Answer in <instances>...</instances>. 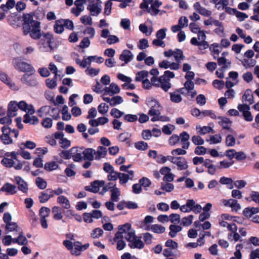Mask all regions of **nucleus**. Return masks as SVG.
Instances as JSON below:
<instances>
[{
	"label": "nucleus",
	"instance_id": "6",
	"mask_svg": "<svg viewBox=\"0 0 259 259\" xmlns=\"http://www.w3.org/2000/svg\"><path fill=\"white\" fill-rule=\"evenodd\" d=\"M161 5L162 3L158 0H143L140 8L150 15L156 16L160 12L158 8Z\"/></svg>",
	"mask_w": 259,
	"mask_h": 259
},
{
	"label": "nucleus",
	"instance_id": "25",
	"mask_svg": "<svg viewBox=\"0 0 259 259\" xmlns=\"http://www.w3.org/2000/svg\"><path fill=\"white\" fill-rule=\"evenodd\" d=\"M96 56H91L88 57H84L82 60L77 59L75 60L76 63L82 68L88 67V66L90 65L92 61V59L95 58Z\"/></svg>",
	"mask_w": 259,
	"mask_h": 259
},
{
	"label": "nucleus",
	"instance_id": "62",
	"mask_svg": "<svg viewBox=\"0 0 259 259\" xmlns=\"http://www.w3.org/2000/svg\"><path fill=\"white\" fill-rule=\"evenodd\" d=\"M48 68L49 71H50L54 74L55 78H57V76H59L58 68L54 63L50 62L49 64Z\"/></svg>",
	"mask_w": 259,
	"mask_h": 259
},
{
	"label": "nucleus",
	"instance_id": "56",
	"mask_svg": "<svg viewBox=\"0 0 259 259\" xmlns=\"http://www.w3.org/2000/svg\"><path fill=\"white\" fill-rule=\"evenodd\" d=\"M81 22L85 25H92L93 24V19L89 15H83L80 18Z\"/></svg>",
	"mask_w": 259,
	"mask_h": 259
},
{
	"label": "nucleus",
	"instance_id": "26",
	"mask_svg": "<svg viewBox=\"0 0 259 259\" xmlns=\"http://www.w3.org/2000/svg\"><path fill=\"white\" fill-rule=\"evenodd\" d=\"M18 108L17 102L15 101H11L8 105V115L12 117L15 116L17 115Z\"/></svg>",
	"mask_w": 259,
	"mask_h": 259
},
{
	"label": "nucleus",
	"instance_id": "17",
	"mask_svg": "<svg viewBox=\"0 0 259 259\" xmlns=\"http://www.w3.org/2000/svg\"><path fill=\"white\" fill-rule=\"evenodd\" d=\"M18 108L22 111H25L26 113H30L33 114L35 112V110L32 104H28L25 101H21L17 102Z\"/></svg>",
	"mask_w": 259,
	"mask_h": 259
},
{
	"label": "nucleus",
	"instance_id": "4",
	"mask_svg": "<svg viewBox=\"0 0 259 259\" xmlns=\"http://www.w3.org/2000/svg\"><path fill=\"white\" fill-rule=\"evenodd\" d=\"M42 37H40L37 43L38 47L40 51L42 52H51L56 47L54 44V39L52 34L47 33L44 34Z\"/></svg>",
	"mask_w": 259,
	"mask_h": 259
},
{
	"label": "nucleus",
	"instance_id": "45",
	"mask_svg": "<svg viewBox=\"0 0 259 259\" xmlns=\"http://www.w3.org/2000/svg\"><path fill=\"white\" fill-rule=\"evenodd\" d=\"M222 138L220 135L216 134L213 136H210L209 139H207L206 141L210 144H216L222 141Z\"/></svg>",
	"mask_w": 259,
	"mask_h": 259
},
{
	"label": "nucleus",
	"instance_id": "24",
	"mask_svg": "<svg viewBox=\"0 0 259 259\" xmlns=\"http://www.w3.org/2000/svg\"><path fill=\"white\" fill-rule=\"evenodd\" d=\"M180 141L183 143V149H188L190 146V142L188 141L190 136L186 132H183L180 134Z\"/></svg>",
	"mask_w": 259,
	"mask_h": 259
},
{
	"label": "nucleus",
	"instance_id": "38",
	"mask_svg": "<svg viewBox=\"0 0 259 259\" xmlns=\"http://www.w3.org/2000/svg\"><path fill=\"white\" fill-rule=\"evenodd\" d=\"M194 204V200L189 199L187 201L186 204L182 205L180 209L183 212H189L192 211V206Z\"/></svg>",
	"mask_w": 259,
	"mask_h": 259
},
{
	"label": "nucleus",
	"instance_id": "20",
	"mask_svg": "<svg viewBox=\"0 0 259 259\" xmlns=\"http://www.w3.org/2000/svg\"><path fill=\"white\" fill-rule=\"evenodd\" d=\"M119 59L127 64L134 58L133 54L128 50H124L119 56Z\"/></svg>",
	"mask_w": 259,
	"mask_h": 259
},
{
	"label": "nucleus",
	"instance_id": "47",
	"mask_svg": "<svg viewBox=\"0 0 259 259\" xmlns=\"http://www.w3.org/2000/svg\"><path fill=\"white\" fill-rule=\"evenodd\" d=\"M218 62L219 65L222 66V68L224 69L229 68L231 64V62L223 57L218 58Z\"/></svg>",
	"mask_w": 259,
	"mask_h": 259
},
{
	"label": "nucleus",
	"instance_id": "36",
	"mask_svg": "<svg viewBox=\"0 0 259 259\" xmlns=\"http://www.w3.org/2000/svg\"><path fill=\"white\" fill-rule=\"evenodd\" d=\"M209 50L212 53L214 59L217 58L221 52V47L217 43L211 44L209 47Z\"/></svg>",
	"mask_w": 259,
	"mask_h": 259
},
{
	"label": "nucleus",
	"instance_id": "9",
	"mask_svg": "<svg viewBox=\"0 0 259 259\" xmlns=\"http://www.w3.org/2000/svg\"><path fill=\"white\" fill-rule=\"evenodd\" d=\"M39 117H43L47 115L52 116L54 119H57L59 117V110L58 109L52 108L50 106H44L41 107L37 111Z\"/></svg>",
	"mask_w": 259,
	"mask_h": 259
},
{
	"label": "nucleus",
	"instance_id": "5",
	"mask_svg": "<svg viewBox=\"0 0 259 259\" xmlns=\"http://www.w3.org/2000/svg\"><path fill=\"white\" fill-rule=\"evenodd\" d=\"M13 66L19 72L34 74L35 69L30 64L20 57L14 58L12 62Z\"/></svg>",
	"mask_w": 259,
	"mask_h": 259
},
{
	"label": "nucleus",
	"instance_id": "7",
	"mask_svg": "<svg viewBox=\"0 0 259 259\" xmlns=\"http://www.w3.org/2000/svg\"><path fill=\"white\" fill-rule=\"evenodd\" d=\"M2 134L1 136V141L5 145H10L13 143L11 134H13L14 137L17 138L19 135V132L17 130H12L8 126L4 125L1 129Z\"/></svg>",
	"mask_w": 259,
	"mask_h": 259
},
{
	"label": "nucleus",
	"instance_id": "63",
	"mask_svg": "<svg viewBox=\"0 0 259 259\" xmlns=\"http://www.w3.org/2000/svg\"><path fill=\"white\" fill-rule=\"evenodd\" d=\"M167 31V29L166 28H163L158 30L156 33V37L163 40L166 37V33Z\"/></svg>",
	"mask_w": 259,
	"mask_h": 259
},
{
	"label": "nucleus",
	"instance_id": "43",
	"mask_svg": "<svg viewBox=\"0 0 259 259\" xmlns=\"http://www.w3.org/2000/svg\"><path fill=\"white\" fill-rule=\"evenodd\" d=\"M219 124L225 129L228 130L231 132L232 130L230 128L231 121L227 118H223L219 121Z\"/></svg>",
	"mask_w": 259,
	"mask_h": 259
},
{
	"label": "nucleus",
	"instance_id": "15",
	"mask_svg": "<svg viewBox=\"0 0 259 259\" xmlns=\"http://www.w3.org/2000/svg\"><path fill=\"white\" fill-rule=\"evenodd\" d=\"M129 242V246L131 248L142 249L144 246V244L141 239L137 237L135 235V232L134 234L133 237L131 239H128Z\"/></svg>",
	"mask_w": 259,
	"mask_h": 259
},
{
	"label": "nucleus",
	"instance_id": "11",
	"mask_svg": "<svg viewBox=\"0 0 259 259\" xmlns=\"http://www.w3.org/2000/svg\"><path fill=\"white\" fill-rule=\"evenodd\" d=\"M33 74L31 73L24 74L20 79L21 82L30 87H35L37 86L38 84V79L37 77L33 76Z\"/></svg>",
	"mask_w": 259,
	"mask_h": 259
},
{
	"label": "nucleus",
	"instance_id": "34",
	"mask_svg": "<svg viewBox=\"0 0 259 259\" xmlns=\"http://www.w3.org/2000/svg\"><path fill=\"white\" fill-rule=\"evenodd\" d=\"M110 191L111 193V200L114 202H118L121 194L120 189L116 186H113V188L110 190Z\"/></svg>",
	"mask_w": 259,
	"mask_h": 259
},
{
	"label": "nucleus",
	"instance_id": "52",
	"mask_svg": "<svg viewBox=\"0 0 259 259\" xmlns=\"http://www.w3.org/2000/svg\"><path fill=\"white\" fill-rule=\"evenodd\" d=\"M100 71L99 68H94L91 67H88L85 70V73L87 75L93 77L97 75Z\"/></svg>",
	"mask_w": 259,
	"mask_h": 259
},
{
	"label": "nucleus",
	"instance_id": "60",
	"mask_svg": "<svg viewBox=\"0 0 259 259\" xmlns=\"http://www.w3.org/2000/svg\"><path fill=\"white\" fill-rule=\"evenodd\" d=\"M109 107L105 103H102L98 106V112L102 114L105 115L109 110Z\"/></svg>",
	"mask_w": 259,
	"mask_h": 259
},
{
	"label": "nucleus",
	"instance_id": "41",
	"mask_svg": "<svg viewBox=\"0 0 259 259\" xmlns=\"http://www.w3.org/2000/svg\"><path fill=\"white\" fill-rule=\"evenodd\" d=\"M182 227L178 225H171L169 226V230L170 232L169 233V236L174 238L175 237L177 234L180 232L182 230Z\"/></svg>",
	"mask_w": 259,
	"mask_h": 259
},
{
	"label": "nucleus",
	"instance_id": "53",
	"mask_svg": "<svg viewBox=\"0 0 259 259\" xmlns=\"http://www.w3.org/2000/svg\"><path fill=\"white\" fill-rule=\"evenodd\" d=\"M149 47L148 39L146 38L140 39L137 44V47L140 50H144Z\"/></svg>",
	"mask_w": 259,
	"mask_h": 259
},
{
	"label": "nucleus",
	"instance_id": "42",
	"mask_svg": "<svg viewBox=\"0 0 259 259\" xmlns=\"http://www.w3.org/2000/svg\"><path fill=\"white\" fill-rule=\"evenodd\" d=\"M52 212L54 214L53 218L56 220H60L63 218V215L61 212V208L59 206H55L52 208Z\"/></svg>",
	"mask_w": 259,
	"mask_h": 259
},
{
	"label": "nucleus",
	"instance_id": "40",
	"mask_svg": "<svg viewBox=\"0 0 259 259\" xmlns=\"http://www.w3.org/2000/svg\"><path fill=\"white\" fill-rule=\"evenodd\" d=\"M196 129L197 131V133L200 135H205L213 131L212 128L208 126H204L201 127L200 125H197Z\"/></svg>",
	"mask_w": 259,
	"mask_h": 259
},
{
	"label": "nucleus",
	"instance_id": "55",
	"mask_svg": "<svg viewBox=\"0 0 259 259\" xmlns=\"http://www.w3.org/2000/svg\"><path fill=\"white\" fill-rule=\"evenodd\" d=\"M54 30L57 33H61L63 32L64 30V26L61 20L56 21V23L54 26Z\"/></svg>",
	"mask_w": 259,
	"mask_h": 259
},
{
	"label": "nucleus",
	"instance_id": "19",
	"mask_svg": "<svg viewBox=\"0 0 259 259\" xmlns=\"http://www.w3.org/2000/svg\"><path fill=\"white\" fill-rule=\"evenodd\" d=\"M104 90L105 94L109 95L110 96L118 94L120 91L119 86L113 82L111 83L109 87H106Z\"/></svg>",
	"mask_w": 259,
	"mask_h": 259
},
{
	"label": "nucleus",
	"instance_id": "32",
	"mask_svg": "<svg viewBox=\"0 0 259 259\" xmlns=\"http://www.w3.org/2000/svg\"><path fill=\"white\" fill-rule=\"evenodd\" d=\"M52 197H53V195L51 193V189H48L40 193L38 199L40 203H45Z\"/></svg>",
	"mask_w": 259,
	"mask_h": 259
},
{
	"label": "nucleus",
	"instance_id": "22",
	"mask_svg": "<svg viewBox=\"0 0 259 259\" xmlns=\"http://www.w3.org/2000/svg\"><path fill=\"white\" fill-rule=\"evenodd\" d=\"M107 153V149L103 146H99L97 150H95L94 155L96 160H100L105 157Z\"/></svg>",
	"mask_w": 259,
	"mask_h": 259
},
{
	"label": "nucleus",
	"instance_id": "16",
	"mask_svg": "<svg viewBox=\"0 0 259 259\" xmlns=\"http://www.w3.org/2000/svg\"><path fill=\"white\" fill-rule=\"evenodd\" d=\"M89 247V243L82 245L81 243L78 241L75 242L73 243V247L72 249L71 253L73 255H78L80 254L81 251L86 250Z\"/></svg>",
	"mask_w": 259,
	"mask_h": 259
},
{
	"label": "nucleus",
	"instance_id": "61",
	"mask_svg": "<svg viewBox=\"0 0 259 259\" xmlns=\"http://www.w3.org/2000/svg\"><path fill=\"white\" fill-rule=\"evenodd\" d=\"M35 183L37 186L40 189H44L47 187V182L40 177L36 179Z\"/></svg>",
	"mask_w": 259,
	"mask_h": 259
},
{
	"label": "nucleus",
	"instance_id": "1",
	"mask_svg": "<svg viewBox=\"0 0 259 259\" xmlns=\"http://www.w3.org/2000/svg\"><path fill=\"white\" fill-rule=\"evenodd\" d=\"M22 24L23 33L24 35H29L33 39H38L41 36L40 23L33 19V16L26 14L23 16Z\"/></svg>",
	"mask_w": 259,
	"mask_h": 259
},
{
	"label": "nucleus",
	"instance_id": "49",
	"mask_svg": "<svg viewBox=\"0 0 259 259\" xmlns=\"http://www.w3.org/2000/svg\"><path fill=\"white\" fill-rule=\"evenodd\" d=\"M245 215L248 217L259 212V207L246 208L243 211Z\"/></svg>",
	"mask_w": 259,
	"mask_h": 259
},
{
	"label": "nucleus",
	"instance_id": "48",
	"mask_svg": "<svg viewBox=\"0 0 259 259\" xmlns=\"http://www.w3.org/2000/svg\"><path fill=\"white\" fill-rule=\"evenodd\" d=\"M170 100L172 102L179 103L182 100L181 95L179 94V91H175L170 94Z\"/></svg>",
	"mask_w": 259,
	"mask_h": 259
},
{
	"label": "nucleus",
	"instance_id": "59",
	"mask_svg": "<svg viewBox=\"0 0 259 259\" xmlns=\"http://www.w3.org/2000/svg\"><path fill=\"white\" fill-rule=\"evenodd\" d=\"M62 114V119L64 120H69L71 119V115L68 112V108L66 105H64L61 110Z\"/></svg>",
	"mask_w": 259,
	"mask_h": 259
},
{
	"label": "nucleus",
	"instance_id": "37",
	"mask_svg": "<svg viewBox=\"0 0 259 259\" xmlns=\"http://www.w3.org/2000/svg\"><path fill=\"white\" fill-rule=\"evenodd\" d=\"M160 87L164 91L167 92L171 88V83L170 79L165 78L164 76H160Z\"/></svg>",
	"mask_w": 259,
	"mask_h": 259
},
{
	"label": "nucleus",
	"instance_id": "29",
	"mask_svg": "<svg viewBox=\"0 0 259 259\" xmlns=\"http://www.w3.org/2000/svg\"><path fill=\"white\" fill-rule=\"evenodd\" d=\"M57 202L64 209H68L71 207V204L69 200L67 197L63 195L59 196L57 198Z\"/></svg>",
	"mask_w": 259,
	"mask_h": 259
},
{
	"label": "nucleus",
	"instance_id": "10",
	"mask_svg": "<svg viewBox=\"0 0 259 259\" xmlns=\"http://www.w3.org/2000/svg\"><path fill=\"white\" fill-rule=\"evenodd\" d=\"M87 10L90 11L91 15L98 16L102 11V2L100 0L91 1L87 7Z\"/></svg>",
	"mask_w": 259,
	"mask_h": 259
},
{
	"label": "nucleus",
	"instance_id": "46",
	"mask_svg": "<svg viewBox=\"0 0 259 259\" xmlns=\"http://www.w3.org/2000/svg\"><path fill=\"white\" fill-rule=\"evenodd\" d=\"M174 57L176 61L179 63H181L182 61H183L185 58L182 51L179 49L175 50Z\"/></svg>",
	"mask_w": 259,
	"mask_h": 259
},
{
	"label": "nucleus",
	"instance_id": "30",
	"mask_svg": "<svg viewBox=\"0 0 259 259\" xmlns=\"http://www.w3.org/2000/svg\"><path fill=\"white\" fill-rule=\"evenodd\" d=\"M30 114V113H26L24 116L23 122L26 123H30L31 124H37L39 122L38 118Z\"/></svg>",
	"mask_w": 259,
	"mask_h": 259
},
{
	"label": "nucleus",
	"instance_id": "31",
	"mask_svg": "<svg viewBox=\"0 0 259 259\" xmlns=\"http://www.w3.org/2000/svg\"><path fill=\"white\" fill-rule=\"evenodd\" d=\"M6 229L8 232H14V235H16L18 232H21L22 229L16 223L12 222L6 225Z\"/></svg>",
	"mask_w": 259,
	"mask_h": 259
},
{
	"label": "nucleus",
	"instance_id": "13",
	"mask_svg": "<svg viewBox=\"0 0 259 259\" xmlns=\"http://www.w3.org/2000/svg\"><path fill=\"white\" fill-rule=\"evenodd\" d=\"M0 80L6 84L13 91H18L19 87L17 86L10 78V77L5 72H0Z\"/></svg>",
	"mask_w": 259,
	"mask_h": 259
},
{
	"label": "nucleus",
	"instance_id": "27",
	"mask_svg": "<svg viewBox=\"0 0 259 259\" xmlns=\"http://www.w3.org/2000/svg\"><path fill=\"white\" fill-rule=\"evenodd\" d=\"M18 236L17 238H14L13 243H18L20 245H26L28 243V240L25 236L22 230H21V232H18L16 234Z\"/></svg>",
	"mask_w": 259,
	"mask_h": 259
},
{
	"label": "nucleus",
	"instance_id": "57",
	"mask_svg": "<svg viewBox=\"0 0 259 259\" xmlns=\"http://www.w3.org/2000/svg\"><path fill=\"white\" fill-rule=\"evenodd\" d=\"M50 209L46 207H42L39 212L40 219H46L49 216Z\"/></svg>",
	"mask_w": 259,
	"mask_h": 259
},
{
	"label": "nucleus",
	"instance_id": "54",
	"mask_svg": "<svg viewBox=\"0 0 259 259\" xmlns=\"http://www.w3.org/2000/svg\"><path fill=\"white\" fill-rule=\"evenodd\" d=\"M228 5V0H220L215 4V7L218 10H223Z\"/></svg>",
	"mask_w": 259,
	"mask_h": 259
},
{
	"label": "nucleus",
	"instance_id": "44",
	"mask_svg": "<svg viewBox=\"0 0 259 259\" xmlns=\"http://www.w3.org/2000/svg\"><path fill=\"white\" fill-rule=\"evenodd\" d=\"M59 167V165L55 161H49L45 163L44 168L47 171L56 170Z\"/></svg>",
	"mask_w": 259,
	"mask_h": 259
},
{
	"label": "nucleus",
	"instance_id": "21",
	"mask_svg": "<svg viewBox=\"0 0 259 259\" xmlns=\"http://www.w3.org/2000/svg\"><path fill=\"white\" fill-rule=\"evenodd\" d=\"M109 122V119L106 117H100L97 119H90L89 123L90 125L94 127L98 126L100 125H104Z\"/></svg>",
	"mask_w": 259,
	"mask_h": 259
},
{
	"label": "nucleus",
	"instance_id": "33",
	"mask_svg": "<svg viewBox=\"0 0 259 259\" xmlns=\"http://www.w3.org/2000/svg\"><path fill=\"white\" fill-rule=\"evenodd\" d=\"M95 150L92 148L83 149V159L90 161L93 160L95 158Z\"/></svg>",
	"mask_w": 259,
	"mask_h": 259
},
{
	"label": "nucleus",
	"instance_id": "18",
	"mask_svg": "<svg viewBox=\"0 0 259 259\" xmlns=\"http://www.w3.org/2000/svg\"><path fill=\"white\" fill-rule=\"evenodd\" d=\"M72 159L74 161H80L83 159V148L73 147L71 148Z\"/></svg>",
	"mask_w": 259,
	"mask_h": 259
},
{
	"label": "nucleus",
	"instance_id": "14",
	"mask_svg": "<svg viewBox=\"0 0 259 259\" xmlns=\"http://www.w3.org/2000/svg\"><path fill=\"white\" fill-rule=\"evenodd\" d=\"M221 204L226 207H231L233 211H237L241 209L240 205L237 200L233 199H222L221 201Z\"/></svg>",
	"mask_w": 259,
	"mask_h": 259
},
{
	"label": "nucleus",
	"instance_id": "64",
	"mask_svg": "<svg viewBox=\"0 0 259 259\" xmlns=\"http://www.w3.org/2000/svg\"><path fill=\"white\" fill-rule=\"evenodd\" d=\"M161 188L167 192H169L174 189V186L173 184L170 183H162L161 185Z\"/></svg>",
	"mask_w": 259,
	"mask_h": 259
},
{
	"label": "nucleus",
	"instance_id": "12",
	"mask_svg": "<svg viewBox=\"0 0 259 259\" xmlns=\"http://www.w3.org/2000/svg\"><path fill=\"white\" fill-rule=\"evenodd\" d=\"M172 163L177 166V169L179 170H188L189 165L184 157L175 156Z\"/></svg>",
	"mask_w": 259,
	"mask_h": 259
},
{
	"label": "nucleus",
	"instance_id": "8",
	"mask_svg": "<svg viewBox=\"0 0 259 259\" xmlns=\"http://www.w3.org/2000/svg\"><path fill=\"white\" fill-rule=\"evenodd\" d=\"M135 232V230L132 228L131 225L126 223L118 227V231L115 235V239L125 238L127 240L131 239Z\"/></svg>",
	"mask_w": 259,
	"mask_h": 259
},
{
	"label": "nucleus",
	"instance_id": "58",
	"mask_svg": "<svg viewBox=\"0 0 259 259\" xmlns=\"http://www.w3.org/2000/svg\"><path fill=\"white\" fill-rule=\"evenodd\" d=\"M253 98V95L252 94L251 91L249 90L245 91L244 95L242 96V99L243 101L248 102L249 103L252 102Z\"/></svg>",
	"mask_w": 259,
	"mask_h": 259
},
{
	"label": "nucleus",
	"instance_id": "23",
	"mask_svg": "<svg viewBox=\"0 0 259 259\" xmlns=\"http://www.w3.org/2000/svg\"><path fill=\"white\" fill-rule=\"evenodd\" d=\"M104 182L102 181H96L92 183L91 185L87 187L86 190L92 192L97 193L99 190L100 188L104 186Z\"/></svg>",
	"mask_w": 259,
	"mask_h": 259
},
{
	"label": "nucleus",
	"instance_id": "28",
	"mask_svg": "<svg viewBox=\"0 0 259 259\" xmlns=\"http://www.w3.org/2000/svg\"><path fill=\"white\" fill-rule=\"evenodd\" d=\"M15 179L19 189L24 193H26L28 189L27 183L19 176L15 177Z\"/></svg>",
	"mask_w": 259,
	"mask_h": 259
},
{
	"label": "nucleus",
	"instance_id": "50",
	"mask_svg": "<svg viewBox=\"0 0 259 259\" xmlns=\"http://www.w3.org/2000/svg\"><path fill=\"white\" fill-rule=\"evenodd\" d=\"M149 72L146 70H142L138 72L136 74L135 80L137 81H143L145 78H147L148 76Z\"/></svg>",
	"mask_w": 259,
	"mask_h": 259
},
{
	"label": "nucleus",
	"instance_id": "3",
	"mask_svg": "<svg viewBox=\"0 0 259 259\" xmlns=\"http://www.w3.org/2000/svg\"><path fill=\"white\" fill-rule=\"evenodd\" d=\"M6 156L7 157L4 158L1 162L6 167H14L16 169L20 170L26 163V162L21 161L17 159V153L15 151L7 152Z\"/></svg>",
	"mask_w": 259,
	"mask_h": 259
},
{
	"label": "nucleus",
	"instance_id": "51",
	"mask_svg": "<svg viewBox=\"0 0 259 259\" xmlns=\"http://www.w3.org/2000/svg\"><path fill=\"white\" fill-rule=\"evenodd\" d=\"M251 19L259 22V1L254 5L253 15Z\"/></svg>",
	"mask_w": 259,
	"mask_h": 259
},
{
	"label": "nucleus",
	"instance_id": "39",
	"mask_svg": "<svg viewBox=\"0 0 259 259\" xmlns=\"http://www.w3.org/2000/svg\"><path fill=\"white\" fill-rule=\"evenodd\" d=\"M2 190L6 192L8 194H13L16 192V187L11 184L7 183L3 186Z\"/></svg>",
	"mask_w": 259,
	"mask_h": 259
},
{
	"label": "nucleus",
	"instance_id": "2",
	"mask_svg": "<svg viewBox=\"0 0 259 259\" xmlns=\"http://www.w3.org/2000/svg\"><path fill=\"white\" fill-rule=\"evenodd\" d=\"M146 104L149 108L148 114L151 116H153L151 118L152 121L169 120L168 118L160 115V111L162 107L156 99L152 97H148L146 100Z\"/></svg>",
	"mask_w": 259,
	"mask_h": 259
},
{
	"label": "nucleus",
	"instance_id": "35",
	"mask_svg": "<svg viewBox=\"0 0 259 259\" xmlns=\"http://www.w3.org/2000/svg\"><path fill=\"white\" fill-rule=\"evenodd\" d=\"M145 230H151L156 233H162L165 231V228L159 225H153L151 227L146 226Z\"/></svg>",
	"mask_w": 259,
	"mask_h": 259
}]
</instances>
